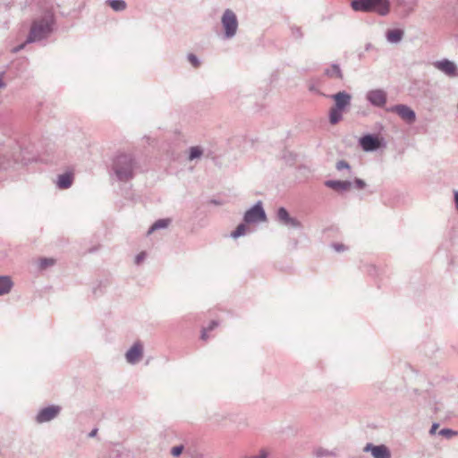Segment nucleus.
Returning <instances> with one entry per match:
<instances>
[{
    "instance_id": "14",
    "label": "nucleus",
    "mask_w": 458,
    "mask_h": 458,
    "mask_svg": "<svg viewBox=\"0 0 458 458\" xmlns=\"http://www.w3.org/2000/svg\"><path fill=\"white\" fill-rule=\"evenodd\" d=\"M325 185L337 191H345L351 188L352 182L350 181L327 180L325 182Z\"/></svg>"
},
{
    "instance_id": "19",
    "label": "nucleus",
    "mask_w": 458,
    "mask_h": 458,
    "mask_svg": "<svg viewBox=\"0 0 458 458\" xmlns=\"http://www.w3.org/2000/svg\"><path fill=\"white\" fill-rule=\"evenodd\" d=\"M292 216H290L287 209L284 207H280L276 211V219L283 225H286Z\"/></svg>"
},
{
    "instance_id": "45",
    "label": "nucleus",
    "mask_w": 458,
    "mask_h": 458,
    "mask_svg": "<svg viewBox=\"0 0 458 458\" xmlns=\"http://www.w3.org/2000/svg\"><path fill=\"white\" fill-rule=\"evenodd\" d=\"M373 48V45L371 43H367L365 46V50L369 51Z\"/></svg>"
},
{
    "instance_id": "12",
    "label": "nucleus",
    "mask_w": 458,
    "mask_h": 458,
    "mask_svg": "<svg viewBox=\"0 0 458 458\" xmlns=\"http://www.w3.org/2000/svg\"><path fill=\"white\" fill-rule=\"evenodd\" d=\"M434 66L449 77H455L458 75L456 65L448 59L437 61L434 64Z\"/></svg>"
},
{
    "instance_id": "21",
    "label": "nucleus",
    "mask_w": 458,
    "mask_h": 458,
    "mask_svg": "<svg viewBox=\"0 0 458 458\" xmlns=\"http://www.w3.org/2000/svg\"><path fill=\"white\" fill-rule=\"evenodd\" d=\"M292 216H290L287 209L284 207H280L276 211V219L283 225H286Z\"/></svg>"
},
{
    "instance_id": "6",
    "label": "nucleus",
    "mask_w": 458,
    "mask_h": 458,
    "mask_svg": "<svg viewBox=\"0 0 458 458\" xmlns=\"http://www.w3.org/2000/svg\"><path fill=\"white\" fill-rule=\"evenodd\" d=\"M366 99L375 107H384L386 104L387 94L381 89H371L367 92Z\"/></svg>"
},
{
    "instance_id": "38",
    "label": "nucleus",
    "mask_w": 458,
    "mask_h": 458,
    "mask_svg": "<svg viewBox=\"0 0 458 458\" xmlns=\"http://www.w3.org/2000/svg\"><path fill=\"white\" fill-rule=\"evenodd\" d=\"M4 75H5V72H0V89H3L6 87V84L4 81Z\"/></svg>"
},
{
    "instance_id": "22",
    "label": "nucleus",
    "mask_w": 458,
    "mask_h": 458,
    "mask_svg": "<svg viewBox=\"0 0 458 458\" xmlns=\"http://www.w3.org/2000/svg\"><path fill=\"white\" fill-rule=\"evenodd\" d=\"M170 224H171L170 218L158 219L149 227V229L148 231V234H150L157 230L166 228V227H168V225Z\"/></svg>"
},
{
    "instance_id": "7",
    "label": "nucleus",
    "mask_w": 458,
    "mask_h": 458,
    "mask_svg": "<svg viewBox=\"0 0 458 458\" xmlns=\"http://www.w3.org/2000/svg\"><path fill=\"white\" fill-rule=\"evenodd\" d=\"M61 407L58 405H50L45 407L39 410V411L38 412L36 416V421L38 424L51 421L59 415Z\"/></svg>"
},
{
    "instance_id": "23",
    "label": "nucleus",
    "mask_w": 458,
    "mask_h": 458,
    "mask_svg": "<svg viewBox=\"0 0 458 458\" xmlns=\"http://www.w3.org/2000/svg\"><path fill=\"white\" fill-rule=\"evenodd\" d=\"M106 4L115 12H122L127 7L124 0H107Z\"/></svg>"
},
{
    "instance_id": "17",
    "label": "nucleus",
    "mask_w": 458,
    "mask_h": 458,
    "mask_svg": "<svg viewBox=\"0 0 458 458\" xmlns=\"http://www.w3.org/2000/svg\"><path fill=\"white\" fill-rule=\"evenodd\" d=\"M325 74L331 79L343 80L342 70L336 64H333L329 68L326 69Z\"/></svg>"
},
{
    "instance_id": "8",
    "label": "nucleus",
    "mask_w": 458,
    "mask_h": 458,
    "mask_svg": "<svg viewBox=\"0 0 458 458\" xmlns=\"http://www.w3.org/2000/svg\"><path fill=\"white\" fill-rule=\"evenodd\" d=\"M387 111L397 114L403 120H404L408 123H412L416 120L415 112L411 107L403 104L393 106L390 108H388Z\"/></svg>"
},
{
    "instance_id": "36",
    "label": "nucleus",
    "mask_w": 458,
    "mask_h": 458,
    "mask_svg": "<svg viewBox=\"0 0 458 458\" xmlns=\"http://www.w3.org/2000/svg\"><path fill=\"white\" fill-rule=\"evenodd\" d=\"M146 258V253L145 252H140L139 253L136 257H135V264L136 265H140Z\"/></svg>"
},
{
    "instance_id": "1",
    "label": "nucleus",
    "mask_w": 458,
    "mask_h": 458,
    "mask_svg": "<svg viewBox=\"0 0 458 458\" xmlns=\"http://www.w3.org/2000/svg\"><path fill=\"white\" fill-rule=\"evenodd\" d=\"M139 169V162L131 154L121 153L113 159L112 172L119 182L132 180Z\"/></svg>"
},
{
    "instance_id": "40",
    "label": "nucleus",
    "mask_w": 458,
    "mask_h": 458,
    "mask_svg": "<svg viewBox=\"0 0 458 458\" xmlns=\"http://www.w3.org/2000/svg\"><path fill=\"white\" fill-rule=\"evenodd\" d=\"M25 44H27V43L25 42V43H23V44H21V45H19V46L15 47L13 48V53H18L19 51H21V49H23V48H24Z\"/></svg>"
},
{
    "instance_id": "30",
    "label": "nucleus",
    "mask_w": 458,
    "mask_h": 458,
    "mask_svg": "<svg viewBox=\"0 0 458 458\" xmlns=\"http://www.w3.org/2000/svg\"><path fill=\"white\" fill-rule=\"evenodd\" d=\"M291 32H292V37L295 39H301L303 37V34H302L300 27L292 26Z\"/></svg>"
},
{
    "instance_id": "37",
    "label": "nucleus",
    "mask_w": 458,
    "mask_h": 458,
    "mask_svg": "<svg viewBox=\"0 0 458 458\" xmlns=\"http://www.w3.org/2000/svg\"><path fill=\"white\" fill-rule=\"evenodd\" d=\"M332 247L335 251H338V252L345 250V246L342 243H333Z\"/></svg>"
},
{
    "instance_id": "33",
    "label": "nucleus",
    "mask_w": 458,
    "mask_h": 458,
    "mask_svg": "<svg viewBox=\"0 0 458 458\" xmlns=\"http://www.w3.org/2000/svg\"><path fill=\"white\" fill-rule=\"evenodd\" d=\"M188 61L191 64V65L193 67H199V64H200V62L199 60V58L197 57V55H195L194 54H189L188 56Z\"/></svg>"
},
{
    "instance_id": "42",
    "label": "nucleus",
    "mask_w": 458,
    "mask_h": 458,
    "mask_svg": "<svg viewBox=\"0 0 458 458\" xmlns=\"http://www.w3.org/2000/svg\"><path fill=\"white\" fill-rule=\"evenodd\" d=\"M201 339L202 340L208 339V330L206 328H203L201 331Z\"/></svg>"
},
{
    "instance_id": "20",
    "label": "nucleus",
    "mask_w": 458,
    "mask_h": 458,
    "mask_svg": "<svg viewBox=\"0 0 458 458\" xmlns=\"http://www.w3.org/2000/svg\"><path fill=\"white\" fill-rule=\"evenodd\" d=\"M292 216H290L287 209L284 207H280L276 211V219L283 225H286Z\"/></svg>"
},
{
    "instance_id": "43",
    "label": "nucleus",
    "mask_w": 458,
    "mask_h": 458,
    "mask_svg": "<svg viewBox=\"0 0 458 458\" xmlns=\"http://www.w3.org/2000/svg\"><path fill=\"white\" fill-rule=\"evenodd\" d=\"M98 434V428H93L89 433V437H95Z\"/></svg>"
},
{
    "instance_id": "28",
    "label": "nucleus",
    "mask_w": 458,
    "mask_h": 458,
    "mask_svg": "<svg viewBox=\"0 0 458 458\" xmlns=\"http://www.w3.org/2000/svg\"><path fill=\"white\" fill-rule=\"evenodd\" d=\"M289 228H294V229H301L302 225L301 223L295 217H291L288 224L285 225Z\"/></svg>"
},
{
    "instance_id": "9",
    "label": "nucleus",
    "mask_w": 458,
    "mask_h": 458,
    "mask_svg": "<svg viewBox=\"0 0 458 458\" xmlns=\"http://www.w3.org/2000/svg\"><path fill=\"white\" fill-rule=\"evenodd\" d=\"M359 145L366 152H372L378 149L381 140L376 134H366L360 138Z\"/></svg>"
},
{
    "instance_id": "39",
    "label": "nucleus",
    "mask_w": 458,
    "mask_h": 458,
    "mask_svg": "<svg viewBox=\"0 0 458 458\" xmlns=\"http://www.w3.org/2000/svg\"><path fill=\"white\" fill-rule=\"evenodd\" d=\"M218 326V323L217 321L216 320H213L210 322L209 326L206 328L208 331H211L213 330L215 327H216Z\"/></svg>"
},
{
    "instance_id": "25",
    "label": "nucleus",
    "mask_w": 458,
    "mask_h": 458,
    "mask_svg": "<svg viewBox=\"0 0 458 458\" xmlns=\"http://www.w3.org/2000/svg\"><path fill=\"white\" fill-rule=\"evenodd\" d=\"M202 155H203V149L200 147H199V146L191 147L190 150H189V157L188 158L190 161H192L196 158H199Z\"/></svg>"
},
{
    "instance_id": "18",
    "label": "nucleus",
    "mask_w": 458,
    "mask_h": 458,
    "mask_svg": "<svg viewBox=\"0 0 458 458\" xmlns=\"http://www.w3.org/2000/svg\"><path fill=\"white\" fill-rule=\"evenodd\" d=\"M13 287V282L9 276H0V296L8 293Z\"/></svg>"
},
{
    "instance_id": "4",
    "label": "nucleus",
    "mask_w": 458,
    "mask_h": 458,
    "mask_svg": "<svg viewBox=\"0 0 458 458\" xmlns=\"http://www.w3.org/2000/svg\"><path fill=\"white\" fill-rule=\"evenodd\" d=\"M221 23L225 38H232L236 35L238 30V19L233 11L231 9L225 10L221 17Z\"/></svg>"
},
{
    "instance_id": "10",
    "label": "nucleus",
    "mask_w": 458,
    "mask_h": 458,
    "mask_svg": "<svg viewBox=\"0 0 458 458\" xmlns=\"http://www.w3.org/2000/svg\"><path fill=\"white\" fill-rule=\"evenodd\" d=\"M143 356V345L140 341H137L126 352L125 359L129 364H137Z\"/></svg>"
},
{
    "instance_id": "46",
    "label": "nucleus",
    "mask_w": 458,
    "mask_h": 458,
    "mask_svg": "<svg viewBox=\"0 0 458 458\" xmlns=\"http://www.w3.org/2000/svg\"><path fill=\"white\" fill-rule=\"evenodd\" d=\"M210 203H212L214 205H221V202L217 199H211Z\"/></svg>"
},
{
    "instance_id": "44",
    "label": "nucleus",
    "mask_w": 458,
    "mask_h": 458,
    "mask_svg": "<svg viewBox=\"0 0 458 458\" xmlns=\"http://www.w3.org/2000/svg\"><path fill=\"white\" fill-rule=\"evenodd\" d=\"M454 202H455V208L458 210V191L454 193Z\"/></svg>"
},
{
    "instance_id": "13",
    "label": "nucleus",
    "mask_w": 458,
    "mask_h": 458,
    "mask_svg": "<svg viewBox=\"0 0 458 458\" xmlns=\"http://www.w3.org/2000/svg\"><path fill=\"white\" fill-rule=\"evenodd\" d=\"M332 98L335 100V107L342 111L351 104L352 96L345 91L337 92Z\"/></svg>"
},
{
    "instance_id": "29",
    "label": "nucleus",
    "mask_w": 458,
    "mask_h": 458,
    "mask_svg": "<svg viewBox=\"0 0 458 458\" xmlns=\"http://www.w3.org/2000/svg\"><path fill=\"white\" fill-rule=\"evenodd\" d=\"M55 260L53 259L43 258L39 259V268L45 269L50 266H53Z\"/></svg>"
},
{
    "instance_id": "2",
    "label": "nucleus",
    "mask_w": 458,
    "mask_h": 458,
    "mask_svg": "<svg viewBox=\"0 0 458 458\" xmlns=\"http://www.w3.org/2000/svg\"><path fill=\"white\" fill-rule=\"evenodd\" d=\"M55 16L47 13L39 18L33 20L26 43H34L47 38L53 32Z\"/></svg>"
},
{
    "instance_id": "11",
    "label": "nucleus",
    "mask_w": 458,
    "mask_h": 458,
    "mask_svg": "<svg viewBox=\"0 0 458 458\" xmlns=\"http://www.w3.org/2000/svg\"><path fill=\"white\" fill-rule=\"evenodd\" d=\"M363 451L366 453L370 452L374 458H391V453L385 445H375L368 443Z\"/></svg>"
},
{
    "instance_id": "35",
    "label": "nucleus",
    "mask_w": 458,
    "mask_h": 458,
    "mask_svg": "<svg viewBox=\"0 0 458 458\" xmlns=\"http://www.w3.org/2000/svg\"><path fill=\"white\" fill-rule=\"evenodd\" d=\"M353 183L358 190H363L366 187V182L360 178H355Z\"/></svg>"
},
{
    "instance_id": "24",
    "label": "nucleus",
    "mask_w": 458,
    "mask_h": 458,
    "mask_svg": "<svg viewBox=\"0 0 458 458\" xmlns=\"http://www.w3.org/2000/svg\"><path fill=\"white\" fill-rule=\"evenodd\" d=\"M342 112H343L342 110L337 109L336 107L333 106L329 112L330 123L336 124L337 123H339L343 118Z\"/></svg>"
},
{
    "instance_id": "5",
    "label": "nucleus",
    "mask_w": 458,
    "mask_h": 458,
    "mask_svg": "<svg viewBox=\"0 0 458 458\" xmlns=\"http://www.w3.org/2000/svg\"><path fill=\"white\" fill-rule=\"evenodd\" d=\"M266 220L267 215L261 201H258L252 208L248 209L243 216L245 224H256L265 222Z\"/></svg>"
},
{
    "instance_id": "31",
    "label": "nucleus",
    "mask_w": 458,
    "mask_h": 458,
    "mask_svg": "<svg viewBox=\"0 0 458 458\" xmlns=\"http://www.w3.org/2000/svg\"><path fill=\"white\" fill-rule=\"evenodd\" d=\"M335 168L338 171H342L343 169L351 170V166H350L349 163L345 160H339L335 164Z\"/></svg>"
},
{
    "instance_id": "34",
    "label": "nucleus",
    "mask_w": 458,
    "mask_h": 458,
    "mask_svg": "<svg viewBox=\"0 0 458 458\" xmlns=\"http://www.w3.org/2000/svg\"><path fill=\"white\" fill-rule=\"evenodd\" d=\"M439 435H441L446 438H450V437L457 435V432H455L450 428H443L439 431Z\"/></svg>"
},
{
    "instance_id": "32",
    "label": "nucleus",
    "mask_w": 458,
    "mask_h": 458,
    "mask_svg": "<svg viewBox=\"0 0 458 458\" xmlns=\"http://www.w3.org/2000/svg\"><path fill=\"white\" fill-rule=\"evenodd\" d=\"M183 450H184L183 445H179L174 446L171 449V454L174 457H179L182 454Z\"/></svg>"
},
{
    "instance_id": "26",
    "label": "nucleus",
    "mask_w": 458,
    "mask_h": 458,
    "mask_svg": "<svg viewBox=\"0 0 458 458\" xmlns=\"http://www.w3.org/2000/svg\"><path fill=\"white\" fill-rule=\"evenodd\" d=\"M314 455L318 458L322 457H329V456H335V453L330 450H327L323 447H318L314 450Z\"/></svg>"
},
{
    "instance_id": "15",
    "label": "nucleus",
    "mask_w": 458,
    "mask_h": 458,
    "mask_svg": "<svg viewBox=\"0 0 458 458\" xmlns=\"http://www.w3.org/2000/svg\"><path fill=\"white\" fill-rule=\"evenodd\" d=\"M73 175L72 173H64L58 175L56 185L59 189L64 190L72 186Z\"/></svg>"
},
{
    "instance_id": "41",
    "label": "nucleus",
    "mask_w": 458,
    "mask_h": 458,
    "mask_svg": "<svg viewBox=\"0 0 458 458\" xmlns=\"http://www.w3.org/2000/svg\"><path fill=\"white\" fill-rule=\"evenodd\" d=\"M437 428H438V423H433V425L431 426V428L429 429V433L431 435L435 434Z\"/></svg>"
},
{
    "instance_id": "27",
    "label": "nucleus",
    "mask_w": 458,
    "mask_h": 458,
    "mask_svg": "<svg viewBox=\"0 0 458 458\" xmlns=\"http://www.w3.org/2000/svg\"><path fill=\"white\" fill-rule=\"evenodd\" d=\"M247 230V227L245 225V223L240 224L233 232H232L231 236L233 238H238L240 236H242L245 234Z\"/></svg>"
},
{
    "instance_id": "16",
    "label": "nucleus",
    "mask_w": 458,
    "mask_h": 458,
    "mask_svg": "<svg viewBox=\"0 0 458 458\" xmlns=\"http://www.w3.org/2000/svg\"><path fill=\"white\" fill-rule=\"evenodd\" d=\"M404 36V31L401 29L388 30L386 33V40L392 44L399 43Z\"/></svg>"
},
{
    "instance_id": "3",
    "label": "nucleus",
    "mask_w": 458,
    "mask_h": 458,
    "mask_svg": "<svg viewBox=\"0 0 458 458\" xmlns=\"http://www.w3.org/2000/svg\"><path fill=\"white\" fill-rule=\"evenodd\" d=\"M351 6L356 12H373L381 16L388 14L390 11L388 0H352Z\"/></svg>"
}]
</instances>
